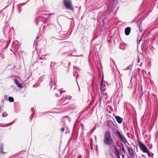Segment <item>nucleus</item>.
<instances>
[{
  "label": "nucleus",
  "instance_id": "1",
  "mask_svg": "<svg viewBox=\"0 0 158 158\" xmlns=\"http://www.w3.org/2000/svg\"><path fill=\"white\" fill-rule=\"evenodd\" d=\"M103 142L105 144L108 145H110L114 143V140L109 131H107L105 132Z\"/></svg>",
  "mask_w": 158,
  "mask_h": 158
},
{
  "label": "nucleus",
  "instance_id": "2",
  "mask_svg": "<svg viewBox=\"0 0 158 158\" xmlns=\"http://www.w3.org/2000/svg\"><path fill=\"white\" fill-rule=\"evenodd\" d=\"M63 4L66 8L73 11H74V7L72 6L71 0H63Z\"/></svg>",
  "mask_w": 158,
  "mask_h": 158
},
{
  "label": "nucleus",
  "instance_id": "3",
  "mask_svg": "<svg viewBox=\"0 0 158 158\" xmlns=\"http://www.w3.org/2000/svg\"><path fill=\"white\" fill-rule=\"evenodd\" d=\"M138 143L140 147V149L144 152H147L148 149L146 146L141 142H138Z\"/></svg>",
  "mask_w": 158,
  "mask_h": 158
},
{
  "label": "nucleus",
  "instance_id": "4",
  "mask_svg": "<svg viewBox=\"0 0 158 158\" xmlns=\"http://www.w3.org/2000/svg\"><path fill=\"white\" fill-rule=\"evenodd\" d=\"M116 134H117L119 137V138L120 140L124 143H126L127 142V140L125 139L123 135L120 132L117 131L116 132Z\"/></svg>",
  "mask_w": 158,
  "mask_h": 158
},
{
  "label": "nucleus",
  "instance_id": "5",
  "mask_svg": "<svg viewBox=\"0 0 158 158\" xmlns=\"http://www.w3.org/2000/svg\"><path fill=\"white\" fill-rule=\"evenodd\" d=\"M127 149L129 152V154L130 156L132 157H135V154L132 148H130L129 147H127Z\"/></svg>",
  "mask_w": 158,
  "mask_h": 158
},
{
  "label": "nucleus",
  "instance_id": "6",
  "mask_svg": "<svg viewBox=\"0 0 158 158\" xmlns=\"http://www.w3.org/2000/svg\"><path fill=\"white\" fill-rule=\"evenodd\" d=\"M15 83L16 85L19 88H22L23 87V85L19 82L17 79L15 78L14 79Z\"/></svg>",
  "mask_w": 158,
  "mask_h": 158
},
{
  "label": "nucleus",
  "instance_id": "7",
  "mask_svg": "<svg viewBox=\"0 0 158 158\" xmlns=\"http://www.w3.org/2000/svg\"><path fill=\"white\" fill-rule=\"evenodd\" d=\"M136 60L138 63L137 64L139 65H141L143 62L142 58L139 57V56H138L136 59Z\"/></svg>",
  "mask_w": 158,
  "mask_h": 158
},
{
  "label": "nucleus",
  "instance_id": "8",
  "mask_svg": "<svg viewBox=\"0 0 158 158\" xmlns=\"http://www.w3.org/2000/svg\"><path fill=\"white\" fill-rule=\"evenodd\" d=\"M71 97L70 96H67L66 97H65L64 98L62 99V100H63L62 101V102H65V100L66 101V102L64 104H63V105H65L66 104V103L68 102V101L70 100L71 99Z\"/></svg>",
  "mask_w": 158,
  "mask_h": 158
},
{
  "label": "nucleus",
  "instance_id": "9",
  "mask_svg": "<svg viewBox=\"0 0 158 158\" xmlns=\"http://www.w3.org/2000/svg\"><path fill=\"white\" fill-rule=\"evenodd\" d=\"M137 25H138L139 30L140 31H141V27L142 26V20H139L137 22Z\"/></svg>",
  "mask_w": 158,
  "mask_h": 158
},
{
  "label": "nucleus",
  "instance_id": "10",
  "mask_svg": "<svg viewBox=\"0 0 158 158\" xmlns=\"http://www.w3.org/2000/svg\"><path fill=\"white\" fill-rule=\"evenodd\" d=\"M114 125L113 123L110 120L107 121V127L108 128H110L112 127Z\"/></svg>",
  "mask_w": 158,
  "mask_h": 158
},
{
  "label": "nucleus",
  "instance_id": "11",
  "mask_svg": "<svg viewBox=\"0 0 158 158\" xmlns=\"http://www.w3.org/2000/svg\"><path fill=\"white\" fill-rule=\"evenodd\" d=\"M115 118L117 121L119 123H121L122 122V118L119 116H115Z\"/></svg>",
  "mask_w": 158,
  "mask_h": 158
},
{
  "label": "nucleus",
  "instance_id": "12",
  "mask_svg": "<svg viewBox=\"0 0 158 158\" xmlns=\"http://www.w3.org/2000/svg\"><path fill=\"white\" fill-rule=\"evenodd\" d=\"M131 31V28L130 27H128L125 29V34L126 35H128L129 34Z\"/></svg>",
  "mask_w": 158,
  "mask_h": 158
},
{
  "label": "nucleus",
  "instance_id": "13",
  "mask_svg": "<svg viewBox=\"0 0 158 158\" xmlns=\"http://www.w3.org/2000/svg\"><path fill=\"white\" fill-rule=\"evenodd\" d=\"M114 150H115V154L116 155V156L118 155H119V152L118 151V150L117 148H116V147H114Z\"/></svg>",
  "mask_w": 158,
  "mask_h": 158
},
{
  "label": "nucleus",
  "instance_id": "14",
  "mask_svg": "<svg viewBox=\"0 0 158 158\" xmlns=\"http://www.w3.org/2000/svg\"><path fill=\"white\" fill-rule=\"evenodd\" d=\"M57 93L56 94V95L57 97L60 96L62 94L61 92L59 90H57Z\"/></svg>",
  "mask_w": 158,
  "mask_h": 158
},
{
  "label": "nucleus",
  "instance_id": "15",
  "mask_svg": "<svg viewBox=\"0 0 158 158\" xmlns=\"http://www.w3.org/2000/svg\"><path fill=\"white\" fill-rule=\"evenodd\" d=\"M9 101L11 102H13L14 101V98L12 97H8Z\"/></svg>",
  "mask_w": 158,
  "mask_h": 158
},
{
  "label": "nucleus",
  "instance_id": "16",
  "mask_svg": "<svg viewBox=\"0 0 158 158\" xmlns=\"http://www.w3.org/2000/svg\"><path fill=\"white\" fill-rule=\"evenodd\" d=\"M3 151V148L2 146H1V147H0V152L2 153H4L5 152H4Z\"/></svg>",
  "mask_w": 158,
  "mask_h": 158
},
{
  "label": "nucleus",
  "instance_id": "17",
  "mask_svg": "<svg viewBox=\"0 0 158 158\" xmlns=\"http://www.w3.org/2000/svg\"><path fill=\"white\" fill-rule=\"evenodd\" d=\"M100 89L102 92L103 91L105 90V89L104 87V86H100Z\"/></svg>",
  "mask_w": 158,
  "mask_h": 158
},
{
  "label": "nucleus",
  "instance_id": "18",
  "mask_svg": "<svg viewBox=\"0 0 158 158\" xmlns=\"http://www.w3.org/2000/svg\"><path fill=\"white\" fill-rule=\"evenodd\" d=\"M2 115L3 117H5L7 115V114L5 112L2 114Z\"/></svg>",
  "mask_w": 158,
  "mask_h": 158
},
{
  "label": "nucleus",
  "instance_id": "19",
  "mask_svg": "<svg viewBox=\"0 0 158 158\" xmlns=\"http://www.w3.org/2000/svg\"><path fill=\"white\" fill-rule=\"evenodd\" d=\"M147 152H145L147 153L148 155V156L149 157H150L151 156V155H150V154L149 153V150H147Z\"/></svg>",
  "mask_w": 158,
  "mask_h": 158
},
{
  "label": "nucleus",
  "instance_id": "20",
  "mask_svg": "<svg viewBox=\"0 0 158 158\" xmlns=\"http://www.w3.org/2000/svg\"><path fill=\"white\" fill-rule=\"evenodd\" d=\"M103 83H104V82H101L100 84V86H104Z\"/></svg>",
  "mask_w": 158,
  "mask_h": 158
},
{
  "label": "nucleus",
  "instance_id": "21",
  "mask_svg": "<svg viewBox=\"0 0 158 158\" xmlns=\"http://www.w3.org/2000/svg\"><path fill=\"white\" fill-rule=\"evenodd\" d=\"M101 82H104V78H103V76H102V79H101Z\"/></svg>",
  "mask_w": 158,
  "mask_h": 158
},
{
  "label": "nucleus",
  "instance_id": "22",
  "mask_svg": "<svg viewBox=\"0 0 158 158\" xmlns=\"http://www.w3.org/2000/svg\"><path fill=\"white\" fill-rule=\"evenodd\" d=\"M61 131L62 132H63L64 130V127H62L61 128Z\"/></svg>",
  "mask_w": 158,
  "mask_h": 158
},
{
  "label": "nucleus",
  "instance_id": "23",
  "mask_svg": "<svg viewBox=\"0 0 158 158\" xmlns=\"http://www.w3.org/2000/svg\"><path fill=\"white\" fill-rule=\"evenodd\" d=\"M117 158H120V155H118L116 156Z\"/></svg>",
  "mask_w": 158,
  "mask_h": 158
},
{
  "label": "nucleus",
  "instance_id": "24",
  "mask_svg": "<svg viewBox=\"0 0 158 158\" xmlns=\"http://www.w3.org/2000/svg\"><path fill=\"white\" fill-rule=\"evenodd\" d=\"M141 40V39H140L139 40V42Z\"/></svg>",
  "mask_w": 158,
  "mask_h": 158
}]
</instances>
